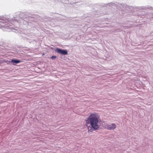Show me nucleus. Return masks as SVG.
I'll return each instance as SVG.
<instances>
[{"instance_id": "7ed1b4c3", "label": "nucleus", "mask_w": 153, "mask_h": 153, "mask_svg": "<svg viewBox=\"0 0 153 153\" xmlns=\"http://www.w3.org/2000/svg\"><path fill=\"white\" fill-rule=\"evenodd\" d=\"M116 125L115 123H112L111 124H107L105 125V128L108 130H114L116 128Z\"/></svg>"}, {"instance_id": "f257e3e1", "label": "nucleus", "mask_w": 153, "mask_h": 153, "mask_svg": "<svg viewBox=\"0 0 153 153\" xmlns=\"http://www.w3.org/2000/svg\"><path fill=\"white\" fill-rule=\"evenodd\" d=\"M100 115L98 113H94L91 114L85 119V124L88 127L89 133L99 128L98 125Z\"/></svg>"}, {"instance_id": "20e7f679", "label": "nucleus", "mask_w": 153, "mask_h": 153, "mask_svg": "<svg viewBox=\"0 0 153 153\" xmlns=\"http://www.w3.org/2000/svg\"><path fill=\"white\" fill-rule=\"evenodd\" d=\"M21 61L19 60H12L11 62L13 63H18L20 62Z\"/></svg>"}, {"instance_id": "423d86ee", "label": "nucleus", "mask_w": 153, "mask_h": 153, "mask_svg": "<svg viewBox=\"0 0 153 153\" xmlns=\"http://www.w3.org/2000/svg\"><path fill=\"white\" fill-rule=\"evenodd\" d=\"M1 27V26L0 25V27Z\"/></svg>"}, {"instance_id": "39448f33", "label": "nucleus", "mask_w": 153, "mask_h": 153, "mask_svg": "<svg viewBox=\"0 0 153 153\" xmlns=\"http://www.w3.org/2000/svg\"><path fill=\"white\" fill-rule=\"evenodd\" d=\"M56 56H52L51 57V58L52 59H55L56 58Z\"/></svg>"}, {"instance_id": "f03ea898", "label": "nucleus", "mask_w": 153, "mask_h": 153, "mask_svg": "<svg viewBox=\"0 0 153 153\" xmlns=\"http://www.w3.org/2000/svg\"><path fill=\"white\" fill-rule=\"evenodd\" d=\"M57 53L63 55H66L68 54L67 51L57 48L55 51Z\"/></svg>"}]
</instances>
